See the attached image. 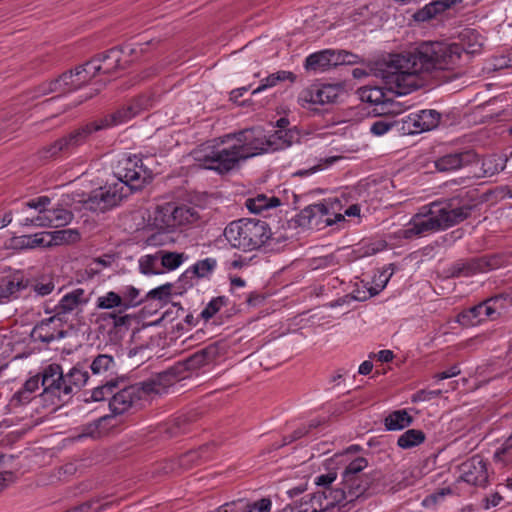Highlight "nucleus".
I'll return each instance as SVG.
<instances>
[{"mask_svg":"<svg viewBox=\"0 0 512 512\" xmlns=\"http://www.w3.org/2000/svg\"><path fill=\"white\" fill-rule=\"evenodd\" d=\"M464 53L463 46L458 43L424 41L411 51L391 55L384 64L382 77L389 90L405 95L420 87L419 75L459 68Z\"/></svg>","mask_w":512,"mask_h":512,"instance_id":"1","label":"nucleus"},{"mask_svg":"<svg viewBox=\"0 0 512 512\" xmlns=\"http://www.w3.org/2000/svg\"><path fill=\"white\" fill-rule=\"evenodd\" d=\"M116 181L91 193H72L74 209L103 213L116 207L131 192L142 189L152 180V172L137 155H124L114 167Z\"/></svg>","mask_w":512,"mask_h":512,"instance_id":"2","label":"nucleus"},{"mask_svg":"<svg viewBox=\"0 0 512 512\" xmlns=\"http://www.w3.org/2000/svg\"><path fill=\"white\" fill-rule=\"evenodd\" d=\"M474 207L471 201L458 198L445 203H432L422 207L421 212L414 215L399 232L409 239L446 229L468 218Z\"/></svg>","mask_w":512,"mask_h":512,"instance_id":"3","label":"nucleus"},{"mask_svg":"<svg viewBox=\"0 0 512 512\" xmlns=\"http://www.w3.org/2000/svg\"><path fill=\"white\" fill-rule=\"evenodd\" d=\"M227 139L234 141L243 159L246 160L263 153L287 149L299 141V134L291 129L266 132L261 127H254L228 134Z\"/></svg>","mask_w":512,"mask_h":512,"instance_id":"4","label":"nucleus"},{"mask_svg":"<svg viewBox=\"0 0 512 512\" xmlns=\"http://www.w3.org/2000/svg\"><path fill=\"white\" fill-rule=\"evenodd\" d=\"M272 236L269 224L263 220L242 218L232 221L224 229V237L236 249L254 251L264 246Z\"/></svg>","mask_w":512,"mask_h":512,"instance_id":"5","label":"nucleus"},{"mask_svg":"<svg viewBox=\"0 0 512 512\" xmlns=\"http://www.w3.org/2000/svg\"><path fill=\"white\" fill-rule=\"evenodd\" d=\"M199 218L196 207L177 202L158 204L151 216L153 226L164 232H174L181 227L194 224Z\"/></svg>","mask_w":512,"mask_h":512,"instance_id":"6","label":"nucleus"},{"mask_svg":"<svg viewBox=\"0 0 512 512\" xmlns=\"http://www.w3.org/2000/svg\"><path fill=\"white\" fill-rule=\"evenodd\" d=\"M200 161L203 168L225 174L237 168L244 159L234 141H228L226 135L222 139L221 145L214 146Z\"/></svg>","mask_w":512,"mask_h":512,"instance_id":"7","label":"nucleus"},{"mask_svg":"<svg viewBox=\"0 0 512 512\" xmlns=\"http://www.w3.org/2000/svg\"><path fill=\"white\" fill-rule=\"evenodd\" d=\"M509 295L498 294L485 301L462 311L457 316V322L465 327L476 326L486 319H494L500 313L499 309H504Z\"/></svg>","mask_w":512,"mask_h":512,"instance_id":"8","label":"nucleus"},{"mask_svg":"<svg viewBox=\"0 0 512 512\" xmlns=\"http://www.w3.org/2000/svg\"><path fill=\"white\" fill-rule=\"evenodd\" d=\"M505 261V257L499 254L461 259L449 267V273L452 277H470L498 269L505 264Z\"/></svg>","mask_w":512,"mask_h":512,"instance_id":"9","label":"nucleus"},{"mask_svg":"<svg viewBox=\"0 0 512 512\" xmlns=\"http://www.w3.org/2000/svg\"><path fill=\"white\" fill-rule=\"evenodd\" d=\"M342 92L343 90L339 85L312 84L299 92L297 102L303 108H308L311 105L334 103Z\"/></svg>","mask_w":512,"mask_h":512,"instance_id":"10","label":"nucleus"},{"mask_svg":"<svg viewBox=\"0 0 512 512\" xmlns=\"http://www.w3.org/2000/svg\"><path fill=\"white\" fill-rule=\"evenodd\" d=\"M336 206L331 201L314 203L304 208L301 215L311 226H332L343 220V215L335 212Z\"/></svg>","mask_w":512,"mask_h":512,"instance_id":"11","label":"nucleus"},{"mask_svg":"<svg viewBox=\"0 0 512 512\" xmlns=\"http://www.w3.org/2000/svg\"><path fill=\"white\" fill-rule=\"evenodd\" d=\"M367 466L368 461L364 457H357L345 466L341 485L350 488V497H360L365 493L368 483L364 480L362 472Z\"/></svg>","mask_w":512,"mask_h":512,"instance_id":"12","label":"nucleus"},{"mask_svg":"<svg viewBox=\"0 0 512 512\" xmlns=\"http://www.w3.org/2000/svg\"><path fill=\"white\" fill-rule=\"evenodd\" d=\"M63 377L62 367L58 364H51L44 370L42 397L46 403L61 407V381Z\"/></svg>","mask_w":512,"mask_h":512,"instance_id":"13","label":"nucleus"},{"mask_svg":"<svg viewBox=\"0 0 512 512\" xmlns=\"http://www.w3.org/2000/svg\"><path fill=\"white\" fill-rule=\"evenodd\" d=\"M353 55L345 51H335L331 49L322 50L308 55L305 59L304 67L308 71H325L331 66L343 63H350L347 59Z\"/></svg>","mask_w":512,"mask_h":512,"instance_id":"14","label":"nucleus"},{"mask_svg":"<svg viewBox=\"0 0 512 512\" xmlns=\"http://www.w3.org/2000/svg\"><path fill=\"white\" fill-rule=\"evenodd\" d=\"M64 336V322L61 317V312L43 319L38 323L31 332V337L34 341H41L44 343H50L55 339L62 338Z\"/></svg>","mask_w":512,"mask_h":512,"instance_id":"15","label":"nucleus"},{"mask_svg":"<svg viewBox=\"0 0 512 512\" xmlns=\"http://www.w3.org/2000/svg\"><path fill=\"white\" fill-rule=\"evenodd\" d=\"M460 478L472 485L482 486L488 481L486 462L479 456H474L460 466Z\"/></svg>","mask_w":512,"mask_h":512,"instance_id":"16","label":"nucleus"},{"mask_svg":"<svg viewBox=\"0 0 512 512\" xmlns=\"http://www.w3.org/2000/svg\"><path fill=\"white\" fill-rule=\"evenodd\" d=\"M440 118L441 115L436 110H420L410 113L407 116L405 124L408 127L409 133L418 134L436 128L440 122Z\"/></svg>","mask_w":512,"mask_h":512,"instance_id":"17","label":"nucleus"},{"mask_svg":"<svg viewBox=\"0 0 512 512\" xmlns=\"http://www.w3.org/2000/svg\"><path fill=\"white\" fill-rule=\"evenodd\" d=\"M475 155L467 150L445 154L435 160L434 165L439 172H453L472 163Z\"/></svg>","mask_w":512,"mask_h":512,"instance_id":"18","label":"nucleus"},{"mask_svg":"<svg viewBox=\"0 0 512 512\" xmlns=\"http://www.w3.org/2000/svg\"><path fill=\"white\" fill-rule=\"evenodd\" d=\"M139 401L138 388L130 385L113 394L109 407L114 415H119L137 405Z\"/></svg>","mask_w":512,"mask_h":512,"instance_id":"19","label":"nucleus"},{"mask_svg":"<svg viewBox=\"0 0 512 512\" xmlns=\"http://www.w3.org/2000/svg\"><path fill=\"white\" fill-rule=\"evenodd\" d=\"M122 50L112 48L89 61V67L97 74H111L120 67Z\"/></svg>","mask_w":512,"mask_h":512,"instance_id":"20","label":"nucleus"},{"mask_svg":"<svg viewBox=\"0 0 512 512\" xmlns=\"http://www.w3.org/2000/svg\"><path fill=\"white\" fill-rule=\"evenodd\" d=\"M140 111V106L137 104H128L121 108H119L114 113L105 116L102 119L96 121L94 130H102L106 128H110L113 126H117L123 124L134 116H136Z\"/></svg>","mask_w":512,"mask_h":512,"instance_id":"21","label":"nucleus"},{"mask_svg":"<svg viewBox=\"0 0 512 512\" xmlns=\"http://www.w3.org/2000/svg\"><path fill=\"white\" fill-rule=\"evenodd\" d=\"M318 493L322 496L323 511L337 505L345 507L359 498L350 497V488H345L344 485L341 488H327Z\"/></svg>","mask_w":512,"mask_h":512,"instance_id":"22","label":"nucleus"},{"mask_svg":"<svg viewBox=\"0 0 512 512\" xmlns=\"http://www.w3.org/2000/svg\"><path fill=\"white\" fill-rule=\"evenodd\" d=\"M95 77L92 69L89 67V61L76 66L73 70L66 73V95L70 92L80 89Z\"/></svg>","mask_w":512,"mask_h":512,"instance_id":"23","label":"nucleus"},{"mask_svg":"<svg viewBox=\"0 0 512 512\" xmlns=\"http://www.w3.org/2000/svg\"><path fill=\"white\" fill-rule=\"evenodd\" d=\"M92 291L84 288H73L66 292V314L83 312L84 307L90 302Z\"/></svg>","mask_w":512,"mask_h":512,"instance_id":"24","label":"nucleus"},{"mask_svg":"<svg viewBox=\"0 0 512 512\" xmlns=\"http://www.w3.org/2000/svg\"><path fill=\"white\" fill-rule=\"evenodd\" d=\"M282 512H323L322 496L317 492L303 496L299 503L287 505Z\"/></svg>","mask_w":512,"mask_h":512,"instance_id":"25","label":"nucleus"},{"mask_svg":"<svg viewBox=\"0 0 512 512\" xmlns=\"http://www.w3.org/2000/svg\"><path fill=\"white\" fill-rule=\"evenodd\" d=\"M281 205V200L274 195L257 194L246 200V207L252 213H263Z\"/></svg>","mask_w":512,"mask_h":512,"instance_id":"26","label":"nucleus"},{"mask_svg":"<svg viewBox=\"0 0 512 512\" xmlns=\"http://www.w3.org/2000/svg\"><path fill=\"white\" fill-rule=\"evenodd\" d=\"M360 98L364 102H368L374 105H381L382 112H394V109H390L388 106H392L393 103L386 97L382 88L380 87H365L360 90Z\"/></svg>","mask_w":512,"mask_h":512,"instance_id":"27","label":"nucleus"},{"mask_svg":"<svg viewBox=\"0 0 512 512\" xmlns=\"http://www.w3.org/2000/svg\"><path fill=\"white\" fill-rule=\"evenodd\" d=\"M217 268V260L212 257L199 260L190 266L183 274L184 277L190 278H208Z\"/></svg>","mask_w":512,"mask_h":512,"instance_id":"28","label":"nucleus"},{"mask_svg":"<svg viewBox=\"0 0 512 512\" xmlns=\"http://www.w3.org/2000/svg\"><path fill=\"white\" fill-rule=\"evenodd\" d=\"M29 281L23 279H3L0 281V303H3L10 298H17L19 292L28 287Z\"/></svg>","mask_w":512,"mask_h":512,"instance_id":"29","label":"nucleus"},{"mask_svg":"<svg viewBox=\"0 0 512 512\" xmlns=\"http://www.w3.org/2000/svg\"><path fill=\"white\" fill-rule=\"evenodd\" d=\"M162 379L163 377L161 375H157L145 381L133 384L132 386L138 388V398L142 400L152 394H161L164 392L166 386L162 383Z\"/></svg>","mask_w":512,"mask_h":512,"instance_id":"30","label":"nucleus"},{"mask_svg":"<svg viewBox=\"0 0 512 512\" xmlns=\"http://www.w3.org/2000/svg\"><path fill=\"white\" fill-rule=\"evenodd\" d=\"M296 76L290 71L280 70L275 73L268 75L260 81L257 88L252 91L253 95L259 94L269 88L275 87L279 82L290 81L294 82Z\"/></svg>","mask_w":512,"mask_h":512,"instance_id":"31","label":"nucleus"},{"mask_svg":"<svg viewBox=\"0 0 512 512\" xmlns=\"http://www.w3.org/2000/svg\"><path fill=\"white\" fill-rule=\"evenodd\" d=\"M412 417L404 410L391 412L385 419L384 425L388 431H398L408 427L412 423Z\"/></svg>","mask_w":512,"mask_h":512,"instance_id":"32","label":"nucleus"},{"mask_svg":"<svg viewBox=\"0 0 512 512\" xmlns=\"http://www.w3.org/2000/svg\"><path fill=\"white\" fill-rule=\"evenodd\" d=\"M138 264L140 272L144 275L163 274L158 251L155 254L141 256L138 260Z\"/></svg>","mask_w":512,"mask_h":512,"instance_id":"33","label":"nucleus"},{"mask_svg":"<svg viewBox=\"0 0 512 512\" xmlns=\"http://www.w3.org/2000/svg\"><path fill=\"white\" fill-rule=\"evenodd\" d=\"M158 252L163 273L177 269L188 258L184 253L169 252L164 250H159Z\"/></svg>","mask_w":512,"mask_h":512,"instance_id":"34","label":"nucleus"},{"mask_svg":"<svg viewBox=\"0 0 512 512\" xmlns=\"http://www.w3.org/2000/svg\"><path fill=\"white\" fill-rule=\"evenodd\" d=\"M120 299L122 300V310H128L142 303L140 290L132 285L123 286L119 290Z\"/></svg>","mask_w":512,"mask_h":512,"instance_id":"35","label":"nucleus"},{"mask_svg":"<svg viewBox=\"0 0 512 512\" xmlns=\"http://www.w3.org/2000/svg\"><path fill=\"white\" fill-rule=\"evenodd\" d=\"M425 434L418 429H409L401 434L397 440V444L402 449H410L419 446L425 441Z\"/></svg>","mask_w":512,"mask_h":512,"instance_id":"36","label":"nucleus"},{"mask_svg":"<svg viewBox=\"0 0 512 512\" xmlns=\"http://www.w3.org/2000/svg\"><path fill=\"white\" fill-rule=\"evenodd\" d=\"M88 372L80 366L73 367L66 374V394L72 391V385L76 388L84 386L88 380Z\"/></svg>","mask_w":512,"mask_h":512,"instance_id":"37","label":"nucleus"},{"mask_svg":"<svg viewBox=\"0 0 512 512\" xmlns=\"http://www.w3.org/2000/svg\"><path fill=\"white\" fill-rule=\"evenodd\" d=\"M22 218L20 224L22 226H36V227H45L52 225V218L49 215H33L28 213L26 209L21 210Z\"/></svg>","mask_w":512,"mask_h":512,"instance_id":"38","label":"nucleus"},{"mask_svg":"<svg viewBox=\"0 0 512 512\" xmlns=\"http://www.w3.org/2000/svg\"><path fill=\"white\" fill-rule=\"evenodd\" d=\"M115 367L114 358L107 354L98 355L90 365L92 373L95 375L104 374Z\"/></svg>","mask_w":512,"mask_h":512,"instance_id":"39","label":"nucleus"},{"mask_svg":"<svg viewBox=\"0 0 512 512\" xmlns=\"http://www.w3.org/2000/svg\"><path fill=\"white\" fill-rule=\"evenodd\" d=\"M445 10V5H443L442 1L436 0L425 5L421 10H419L416 13V19L419 21H426Z\"/></svg>","mask_w":512,"mask_h":512,"instance_id":"40","label":"nucleus"},{"mask_svg":"<svg viewBox=\"0 0 512 512\" xmlns=\"http://www.w3.org/2000/svg\"><path fill=\"white\" fill-rule=\"evenodd\" d=\"M95 124H96V121L71 132L69 137L68 138L66 137V148L70 145L77 146V145L84 143L87 136L95 131L94 130Z\"/></svg>","mask_w":512,"mask_h":512,"instance_id":"41","label":"nucleus"},{"mask_svg":"<svg viewBox=\"0 0 512 512\" xmlns=\"http://www.w3.org/2000/svg\"><path fill=\"white\" fill-rule=\"evenodd\" d=\"M211 361L210 353L206 350H200L190 356L184 362L186 369L188 370H196L205 365H207Z\"/></svg>","mask_w":512,"mask_h":512,"instance_id":"42","label":"nucleus"},{"mask_svg":"<svg viewBox=\"0 0 512 512\" xmlns=\"http://www.w3.org/2000/svg\"><path fill=\"white\" fill-rule=\"evenodd\" d=\"M97 308L99 309H113L119 307L122 310V300L120 299L119 292L109 291L97 299Z\"/></svg>","mask_w":512,"mask_h":512,"instance_id":"43","label":"nucleus"},{"mask_svg":"<svg viewBox=\"0 0 512 512\" xmlns=\"http://www.w3.org/2000/svg\"><path fill=\"white\" fill-rule=\"evenodd\" d=\"M396 126V122L390 118H379L370 124L369 131L376 137L387 134Z\"/></svg>","mask_w":512,"mask_h":512,"instance_id":"44","label":"nucleus"},{"mask_svg":"<svg viewBox=\"0 0 512 512\" xmlns=\"http://www.w3.org/2000/svg\"><path fill=\"white\" fill-rule=\"evenodd\" d=\"M392 274L393 270L387 268L381 271L378 276H375L373 280L374 285L368 288L369 296L378 295L386 287Z\"/></svg>","mask_w":512,"mask_h":512,"instance_id":"45","label":"nucleus"},{"mask_svg":"<svg viewBox=\"0 0 512 512\" xmlns=\"http://www.w3.org/2000/svg\"><path fill=\"white\" fill-rule=\"evenodd\" d=\"M494 457L503 465L512 464V435L496 450Z\"/></svg>","mask_w":512,"mask_h":512,"instance_id":"46","label":"nucleus"},{"mask_svg":"<svg viewBox=\"0 0 512 512\" xmlns=\"http://www.w3.org/2000/svg\"><path fill=\"white\" fill-rule=\"evenodd\" d=\"M43 247L62 245L64 243V230L45 231L38 233Z\"/></svg>","mask_w":512,"mask_h":512,"instance_id":"47","label":"nucleus"},{"mask_svg":"<svg viewBox=\"0 0 512 512\" xmlns=\"http://www.w3.org/2000/svg\"><path fill=\"white\" fill-rule=\"evenodd\" d=\"M225 302L224 297H215L211 299L201 311L200 316L206 321L211 319L225 305Z\"/></svg>","mask_w":512,"mask_h":512,"instance_id":"48","label":"nucleus"},{"mask_svg":"<svg viewBox=\"0 0 512 512\" xmlns=\"http://www.w3.org/2000/svg\"><path fill=\"white\" fill-rule=\"evenodd\" d=\"M117 383L114 380L107 381L104 385L97 386L93 389L91 398L93 401H102L111 395L116 388Z\"/></svg>","mask_w":512,"mask_h":512,"instance_id":"49","label":"nucleus"},{"mask_svg":"<svg viewBox=\"0 0 512 512\" xmlns=\"http://www.w3.org/2000/svg\"><path fill=\"white\" fill-rule=\"evenodd\" d=\"M50 199L46 196H41L36 199H32L25 203V209H34L38 211V215L46 214L48 215L50 211L46 210V207L49 205Z\"/></svg>","mask_w":512,"mask_h":512,"instance_id":"50","label":"nucleus"},{"mask_svg":"<svg viewBox=\"0 0 512 512\" xmlns=\"http://www.w3.org/2000/svg\"><path fill=\"white\" fill-rule=\"evenodd\" d=\"M247 500L237 499L223 504L213 512H246Z\"/></svg>","mask_w":512,"mask_h":512,"instance_id":"51","label":"nucleus"},{"mask_svg":"<svg viewBox=\"0 0 512 512\" xmlns=\"http://www.w3.org/2000/svg\"><path fill=\"white\" fill-rule=\"evenodd\" d=\"M272 502L268 498H262L253 503L247 501L246 512H269L271 510Z\"/></svg>","mask_w":512,"mask_h":512,"instance_id":"52","label":"nucleus"},{"mask_svg":"<svg viewBox=\"0 0 512 512\" xmlns=\"http://www.w3.org/2000/svg\"><path fill=\"white\" fill-rule=\"evenodd\" d=\"M64 144L61 139L57 140L53 144L44 147L39 151L40 158L42 159H50L56 156L60 151H62Z\"/></svg>","mask_w":512,"mask_h":512,"instance_id":"53","label":"nucleus"},{"mask_svg":"<svg viewBox=\"0 0 512 512\" xmlns=\"http://www.w3.org/2000/svg\"><path fill=\"white\" fill-rule=\"evenodd\" d=\"M442 393L441 390H419L416 393L412 395V402H426L430 401L438 396H440Z\"/></svg>","mask_w":512,"mask_h":512,"instance_id":"54","label":"nucleus"},{"mask_svg":"<svg viewBox=\"0 0 512 512\" xmlns=\"http://www.w3.org/2000/svg\"><path fill=\"white\" fill-rule=\"evenodd\" d=\"M172 285L167 283L156 287L148 292V297L151 299L165 300L171 294Z\"/></svg>","mask_w":512,"mask_h":512,"instance_id":"55","label":"nucleus"},{"mask_svg":"<svg viewBox=\"0 0 512 512\" xmlns=\"http://www.w3.org/2000/svg\"><path fill=\"white\" fill-rule=\"evenodd\" d=\"M32 394H28L26 393L25 391L23 390H19L18 392H16L11 400H10V405L11 406H14V407H20L24 404H27L31 401L32 399Z\"/></svg>","mask_w":512,"mask_h":512,"instance_id":"56","label":"nucleus"},{"mask_svg":"<svg viewBox=\"0 0 512 512\" xmlns=\"http://www.w3.org/2000/svg\"><path fill=\"white\" fill-rule=\"evenodd\" d=\"M336 480L335 473L321 474L315 478V484L322 487V490L331 488L330 485Z\"/></svg>","mask_w":512,"mask_h":512,"instance_id":"57","label":"nucleus"},{"mask_svg":"<svg viewBox=\"0 0 512 512\" xmlns=\"http://www.w3.org/2000/svg\"><path fill=\"white\" fill-rule=\"evenodd\" d=\"M460 373H461L460 367L458 365H453V366H451L449 369H447L445 371L436 373L433 376V378L436 381H441V380L449 379V378H452V377H456Z\"/></svg>","mask_w":512,"mask_h":512,"instance_id":"58","label":"nucleus"},{"mask_svg":"<svg viewBox=\"0 0 512 512\" xmlns=\"http://www.w3.org/2000/svg\"><path fill=\"white\" fill-rule=\"evenodd\" d=\"M39 234L23 236L22 244L28 248L43 247Z\"/></svg>","mask_w":512,"mask_h":512,"instance_id":"59","label":"nucleus"},{"mask_svg":"<svg viewBox=\"0 0 512 512\" xmlns=\"http://www.w3.org/2000/svg\"><path fill=\"white\" fill-rule=\"evenodd\" d=\"M54 289V284L52 281H48L46 283H35L33 284V290L41 296H45L51 293Z\"/></svg>","mask_w":512,"mask_h":512,"instance_id":"60","label":"nucleus"},{"mask_svg":"<svg viewBox=\"0 0 512 512\" xmlns=\"http://www.w3.org/2000/svg\"><path fill=\"white\" fill-rule=\"evenodd\" d=\"M207 450L206 447L200 449V451H189L181 458V464L186 465L190 462H197L199 457Z\"/></svg>","mask_w":512,"mask_h":512,"instance_id":"61","label":"nucleus"},{"mask_svg":"<svg viewBox=\"0 0 512 512\" xmlns=\"http://www.w3.org/2000/svg\"><path fill=\"white\" fill-rule=\"evenodd\" d=\"M369 357L370 358L375 357L378 361L387 363V362L392 361V359L394 358V354L391 350L385 349V350H380L377 353H371Z\"/></svg>","mask_w":512,"mask_h":512,"instance_id":"62","label":"nucleus"},{"mask_svg":"<svg viewBox=\"0 0 512 512\" xmlns=\"http://www.w3.org/2000/svg\"><path fill=\"white\" fill-rule=\"evenodd\" d=\"M39 388V378L37 376L29 378L23 385L21 390L28 394L34 393Z\"/></svg>","mask_w":512,"mask_h":512,"instance_id":"63","label":"nucleus"},{"mask_svg":"<svg viewBox=\"0 0 512 512\" xmlns=\"http://www.w3.org/2000/svg\"><path fill=\"white\" fill-rule=\"evenodd\" d=\"M308 433V429L306 427H302L294 431V433L290 437H284L283 445L289 444L295 440H298L305 436Z\"/></svg>","mask_w":512,"mask_h":512,"instance_id":"64","label":"nucleus"}]
</instances>
